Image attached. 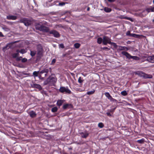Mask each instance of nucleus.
<instances>
[{
	"label": "nucleus",
	"mask_w": 154,
	"mask_h": 154,
	"mask_svg": "<svg viewBox=\"0 0 154 154\" xmlns=\"http://www.w3.org/2000/svg\"><path fill=\"white\" fill-rule=\"evenodd\" d=\"M36 29L45 32H49V28L48 27L45 26L43 25H40L39 24L35 26Z\"/></svg>",
	"instance_id": "nucleus-1"
},
{
	"label": "nucleus",
	"mask_w": 154,
	"mask_h": 154,
	"mask_svg": "<svg viewBox=\"0 0 154 154\" xmlns=\"http://www.w3.org/2000/svg\"><path fill=\"white\" fill-rule=\"evenodd\" d=\"M122 54L125 55L126 57L129 60L131 59H133L134 60H137L140 59V58L139 57L137 56H131L128 52L126 51H122Z\"/></svg>",
	"instance_id": "nucleus-2"
},
{
	"label": "nucleus",
	"mask_w": 154,
	"mask_h": 154,
	"mask_svg": "<svg viewBox=\"0 0 154 154\" xmlns=\"http://www.w3.org/2000/svg\"><path fill=\"white\" fill-rule=\"evenodd\" d=\"M20 21L21 23H24L26 26H28L31 24V21L26 18H22L20 20Z\"/></svg>",
	"instance_id": "nucleus-3"
},
{
	"label": "nucleus",
	"mask_w": 154,
	"mask_h": 154,
	"mask_svg": "<svg viewBox=\"0 0 154 154\" xmlns=\"http://www.w3.org/2000/svg\"><path fill=\"white\" fill-rule=\"evenodd\" d=\"M111 39L108 37L106 36H103V44L106 45L107 44H110L111 43Z\"/></svg>",
	"instance_id": "nucleus-4"
},
{
	"label": "nucleus",
	"mask_w": 154,
	"mask_h": 154,
	"mask_svg": "<svg viewBox=\"0 0 154 154\" xmlns=\"http://www.w3.org/2000/svg\"><path fill=\"white\" fill-rule=\"evenodd\" d=\"M43 48L41 45H39L37 46V54L38 57H41L42 55Z\"/></svg>",
	"instance_id": "nucleus-5"
},
{
	"label": "nucleus",
	"mask_w": 154,
	"mask_h": 154,
	"mask_svg": "<svg viewBox=\"0 0 154 154\" xmlns=\"http://www.w3.org/2000/svg\"><path fill=\"white\" fill-rule=\"evenodd\" d=\"M59 91L61 93L65 92L66 93L68 94H70L71 92L69 90L68 88L63 87H60Z\"/></svg>",
	"instance_id": "nucleus-6"
},
{
	"label": "nucleus",
	"mask_w": 154,
	"mask_h": 154,
	"mask_svg": "<svg viewBox=\"0 0 154 154\" xmlns=\"http://www.w3.org/2000/svg\"><path fill=\"white\" fill-rule=\"evenodd\" d=\"M134 74L136 75H137L140 77H148L144 72L140 71L134 72Z\"/></svg>",
	"instance_id": "nucleus-7"
},
{
	"label": "nucleus",
	"mask_w": 154,
	"mask_h": 154,
	"mask_svg": "<svg viewBox=\"0 0 154 154\" xmlns=\"http://www.w3.org/2000/svg\"><path fill=\"white\" fill-rule=\"evenodd\" d=\"M49 33L53 35L56 38H58L60 37V35L59 33L55 30H53L50 31Z\"/></svg>",
	"instance_id": "nucleus-8"
},
{
	"label": "nucleus",
	"mask_w": 154,
	"mask_h": 154,
	"mask_svg": "<svg viewBox=\"0 0 154 154\" xmlns=\"http://www.w3.org/2000/svg\"><path fill=\"white\" fill-rule=\"evenodd\" d=\"M7 19L9 20H16L17 19V17L14 15H8L7 16Z\"/></svg>",
	"instance_id": "nucleus-9"
},
{
	"label": "nucleus",
	"mask_w": 154,
	"mask_h": 154,
	"mask_svg": "<svg viewBox=\"0 0 154 154\" xmlns=\"http://www.w3.org/2000/svg\"><path fill=\"white\" fill-rule=\"evenodd\" d=\"M31 86L32 88H35L37 89H38L39 90H41L42 88L41 85L38 84H33L31 85Z\"/></svg>",
	"instance_id": "nucleus-10"
},
{
	"label": "nucleus",
	"mask_w": 154,
	"mask_h": 154,
	"mask_svg": "<svg viewBox=\"0 0 154 154\" xmlns=\"http://www.w3.org/2000/svg\"><path fill=\"white\" fill-rule=\"evenodd\" d=\"M30 116L32 118L35 117L36 116V114L34 111H32L29 112Z\"/></svg>",
	"instance_id": "nucleus-11"
},
{
	"label": "nucleus",
	"mask_w": 154,
	"mask_h": 154,
	"mask_svg": "<svg viewBox=\"0 0 154 154\" xmlns=\"http://www.w3.org/2000/svg\"><path fill=\"white\" fill-rule=\"evenodd\" d=\"M147 60L152 63H154V60L152 56H150L148 57L147 59Z\"/></svg>",
	"instance_id": "nucleus-12"
},
{
	"label": "nucleus",
	"mask_w": 154,
	"mask_h": 154,
	"mask_svg": "<svg viewBox=\"0 0 154 154\" xmlns=\"http://www.w3.org/2000/svg\"><path fill=\"white\" fill-rule=\"evenodd\" d=\"M126 35L127 36L134 37H135V35H137L136 34H131L130 32L129 31H128L127 32Z\"/></svg>",
	"instance_id": "nucleus-13"
},
{
	"label": "nucleus",
	"mask_w": 154,
	"mask_h": 154,
	"mask_svg": "<svg viewBox=\"0 0 154 154\" xmlns=\"http://www.w3.org/2000/svg\"><path fill=\"white\" fill-rule=\"evenodd\" d=\"M51 80L52 79H50V78H48L47 80L44 82V85H45L49 83H50Z\"/></svg>",
	"instance_id": "nucleus-14"
},
{
	"label": "nucleus",
	"mask_w": 154,
	"mask_h": 154,
	"mask_svg": "<svg viewBox=\"0 0 154 154\" xmlns=\"http://www.w3.org/2000/svg\"><path fill=\"white\" fill-rule=\"evenodd\" d=\"M48 72V69H44L43 70H42L40 72V74H42L43 73H45V76L47 75V73Z\"/></svg>",
	"instance_id": "nucleus-15"
},
{
	"label": "nucleus",
	"mask_w": 154,
	"mask_h": 154,
	"mask_svg": "<svg viewBox=\"0 0 154 154\" xmlns=\"http://www.w3.org/2000/svg\"><path fill=\"white\" fill-rule=\"evenodd\" d=\"M104 11L106 12L109 13L112 11V9L111 8L108 7H105L104 8Z\"/></svg>",
	"instance_id": "nucleus-16"
},
{
	"label": "nucleus",
	"mask_w": 154,
	"mask_h": 154,
	"mask_svg": "<svg viewBox=\"0 0 154 154\" xmlns=\"http://www.w3.org/2000/svg\"><path fill=\"white\" fill-rule=\"evenodd\" d=\"M30 55L32 57L34 56L36 54L37 51H30Z\"/></svg>",
	"instance_id": "nucleus-17"
},
{
	"label": "nucleus",
	"mask_w": 154,
	"mask_h": 154,
	"mask_svg": "<svg viewBox=\"0 0 154 154\" xmlns=\"http://www.w3.org/2000/svg\"><path fill=\"white\" fill-rule=\"evenodd\" d=\"M80 134H81L82 137L84 138H86L88 135V133L85 134L83 132H82Z\"/></svg>",
	"instance_id": "nucleus-18"
},
{
	"label": "nucleus",
	"mask_w": 154,
	"mask_h": 154,
	"mask_svg": "<svg viewBox=\"0 0 154 154\" xmlns=\"http://www.w3.org/2000/svg\"><path fill=\"white\" fill-rule=\"evenodd\" d=\"M63 103V101L61 100H58L57 102V106H61L62 103Z\"/></svg>",
	"instance_id": "nucleus-19"
},
{
	"label": "nucleus",
	"mask_w": 154,
	"mask_h": 154,
	"mask_svg": "<svg viewBox=\"0 0 154 154\" xmlns=\"http://www.w3.org/2000/svg\"><path fill=\"white\" fill-rule=\"evenodd\" d=\"M146 11H147L148 13H149L151 12H153L152 7H151L150 8H147L146 9Z\"/></svg>",
	"instance_id": "nucleus-20"
},
{
	"label": "nucleus",
	"mask_w": 154,
	"mask_h": 154,
	"mask_svg": "<svg viewBox=\"0 0 154 154\" xmlns=\"http://www.w3.org/2000/svg\"><path fill=\"white\" fill-rule=\"evenodd\" d=\"M19 55V54L18 53H14L12 54V56L13 58H16Z\"/></svg>",
	"instance_id": "nucleus-21"
},
{
	"label": "nucleus",
	"mask_w": 154,
	"mask_h": 154,
	"mask_svg": "<svg viewBox=\"0 0 154 154\" xmlns=\"http://www.w3.org/2000/svg\"><path fill=\"white\" fill-rule=\"evenodd\" d=\"M103 39L101 37H99L97 38V42L98 44H100L102 42H103Z\"/></svg>",
	"instance_id": "nucleus-22"
},
{
	"label": "nucleus",
	"mask_w": 154,
	"mask_h": 154,
	"mask_svg": "<svg viewBox=\"0 0 154 154\" xmlns=\"http://www.w3.org/2000/svg\"><path fill=\"white\" fill-rule=\"evenodd\" d=\"M119 49L120 50H128V49L127 47L125 46H121L120 47V48H119Z\"/></svg>",
	"instance_id": "nucleus-23"
},
{
	"label": "nucleus",
	"mask_w": 154,
	"mask_h": 154,
	"mask_svg": "<svg viewBox=\"0 0 154 154\" xmlns=\"http://www.w3.org/2000/svg\"><path fill=\"white\" fill-rule=\"evenodd\" d=\"M80 46V45L78 43H75L74 45V47L76 48H79Z\"/></svg>",
	"instance_id": "nucleus-24"
},
{
	"label": "nucleus",
	"mask_w": 154,
	"mask_h": 154,
	"mask_svg": "<svg viewBox=\"0 0 154 154\" xmlns=\"http://www.w3.org/2000/svg\"><path fill=\"white\" fill-rule=\"evenodd\" d=\"M26 52L27 51L25 49H22L20 50V53L21 54H24L26 53Z\"/></svg>",
	"instance_id": "nucleus-25"
},
{
	"label": "nucleus",
	"mask_w": 154,
	"mask_h": 154,
	"mask_svg": "<svg viewBox=\"0 0 154 154\" xmlns=\"http://www.w3.org/2000/svg\"><path fill=\"white\" fill-rule=\"evenodd\" d=\"M39 73V72L34 71L33 72V74L34 76L36 77L38 76V75Z\"/></svg>",
	"instance_id": "nucleus-26"
},
{
	"label": "nucleus",
	"mask_w": 154,
	"mask_h": 154,
	"mask_svg": "<svg viewBox=\"0 0 154 154\" xmlns=\"http://www.w3.org/2000/svg\"><path fill=\"white\" fill-rule=\"evenodd\" d=\"M57 110V108L56 107L53 108L51 109V111L53 112H55Z\"/></svg>",
	"instance_id": "nucleus-27"
},
{
	"label": "nucleus",
	"mask_w": 154,
	"mask_h": 154,
	"mask_svg": "<svg viewBox=\"0 0 154 154\" xmlns=\"http://www.w3.org/2000/svg\"><path fill=\"white\" fill-rule=\"evenodd\" d=\"M105 95H106V96L108 97V98L109 99L111 97H112L110 95V94H109V93L108 92H106L105 93Z\"/></svg>",
	"instance_id": "nucleus-28"
},
{
	"label": "nucleus",
	"mask_w": 154,
	"mask_h": 154,
	"mask_svg": "<svg viewBox=\"0 0 154 154\" xmlns=\"http://www.w3.org/2000/svg\"><path fill=\"white\" fill-rule=\"evenodd\" d=\"M27 61V59L26 58H24L21 59V61L22 63H25Z\"/></svg>",
	"instance_id": "nucleus-29"
},
{
	"label": "nucleus",
	"mask_w": 154,
	"mask_h": 154,
	"mask_svg": "<svg viewBox=\"0 0 154 154\" xmlns=\"http://www.w3.org/2000/svg\"><path fill=\"white\" fill-rule=\"evenodd\" d=\"M50 79H52L50 82V83H51V84L54 83V82L53 81H55V80H56V79H55V78H50Z\"/></svg>",
	"instance_id": "nucleus-30"
},
{
	"label": "nucleus",
	"mask_w": 154,
	"mask_h": 154,
	"mask_svg": "<svg viewBox=\"0 0 154 154\" xmlns=\"http://www.w3.org/2000/svg\"><path fill=\"white\" fill-rule=\"evenodd\" d=\"M95 91V90H93V91H88L87 92V94L88 95L92 94L94 93Z\"/></svg>",
	"instance_id": "nucleus-31"
},
{
	"label": "nucleus",
	"mask_w": 154,
	"mask_h": 154,
	"mask_svg": "<svg viewBox=\"0 0 154 154\" xmlns=\"http://www.w3.org/2000/svg\"><path fill=\"white\" fill-rule=\"evenodd\" d=\"M69 105H70L68 104H65L63 106V109H66L67 108Z\"/></svg>",
	"instance_id": "nucleus-32"
},
{
	"label": "nucleus",
	"mask_w": 154,
	"mask_h": 154,
	"mask_svg": "<svg viewBox=\"0 0 154 154\" xmlns=\"http://www.w3.org/2000/svg\"><path fill=\"white\" fill-rule=\"evenodd\" d=\"M121 94L123 96L126 95L127 93L126 91H122L121 93Z\"/></svg>",
	"instance_id": "nucleus-33"
},
{
	"label": "nucleus",
	"mask_w": 154,
	"mask_h": 154,
	"mask_svg": "<svg viewBox=\"0 0 154 154\" xmlns=\"http://www.w3.org/2000/svg\"><path fill=\"white\" fill-rule=\"evenodd\" d=\"M98 126L100 128H102L103 127V124L102 123H99L98 124Z\"/></svg>",
	"instance_id": "nucleus-34"
},
{
	"label": "nucleus",
	"mask_w": 154,
	"mask_h": 154,
	"mask_svg": "<svg viewBox=\"0 0 154 154\" xmlns=\"http://www.w3.org/2000/svg\"><path fill=\"white\" fill-rule=\"evenodd\" d=\"M110 45H112L115 48H116L117 47V45L116 44L113 42H111Z\"/></svg>",
	"instance_id": "nucleus-35"
},
{
	"label": "nucleus",
	"mask_w": 154,
	"mask_h": 154,
	"mask_svg": "<svg viewBox=\"0 0 154 154\" xmlns=\"http://www.w3.org/2000/svg\"><path fill=\"white\" fill-rule=\"evenodd\" d=\"M144 141V140L142 139L140 140H137V142L139 143H143Z\"/></svg>",
	"instance_id": "nucleus-36"
},
{
	"label": "nucleus",
	"mask_w": 154,
	"mask_h": 154,
	"mask_svg": "<svg viewBox=\"0 0 154 154\" xmlns=\"http://www.w3.org/2000/svg\"><path fill=\"white\" fill-rule=\"evenodd\" d=\"M109 100L112 101H113V102H117V101L116 100L113 98L112 97H111V98L109 99Z\"/></svg>",
	"instance_id": "nucleus-37"
},
{
	"label": "nucleus",
	"mask_w": 154,
	"mask_h": 154,
	"mask_svg": "<svg viewBox=\"0 0 154 154\" xmlns=\"http://www.w3.org/2000/svg\"><path fill=\"white\" fill-rule=\"evenodd\" d=\"M66 3L64 2H60V3H59V5L60 6H63V5H65Z\"/></svg>",
	"instance_id": "nucleus-38"
},
{
	"label": "nucleus",
	"mask_w": 154,
	"mask_h": 154,
	"mask_svg": "<svg viewBox=\"0 0 154 154\" xmlns=\"http://www.w3.org/2000/svg\"><path fill=\"white\" fill-rule=\"evenodd\" d=\"M56 61V59H53L51 62V64H54L55 63Z\"/></svg>",
	"instance_id": "nucleus-39"
},
{
	"label": "nucleus",
	"mask_w": 154,
	"mask_h": 154,
	"mask_svg": "<svg viewBox=\"0 0 154 154\" xmlns=\"http://www.w3.org/2000/svg\"><path fill=\"white\" fill-rule=\"evenodd\" d=\"M78 82L79 83H82L83 82V80L81 79V78H79Z\"/></svg>",
	"instance_id": "nucleus-40"
},
{
	"label": "nucleus",
	"mask_w": 154,
	"mask_h": 154,
	"mask_svg": "<svg viewBox=\"0 0 154 154\" xmlns=\"http://www.w3.org/2000/svg\"><path fill=\"white\" fill-rule=\"evenodd\" d=\"M60 47L62 48H64V45L63 44H61L60 45Z\"/></svg>",
	"instance_id": "nucleus-41"
},
{
	"label": "nucleus",
	"mask_w": 154,
	"mask_h": 154,
	"mask_svg": "<svg viewBox=\"0 0 154 154\" xmlns=\"http://www.w3.org/2000/svg\"><path fill=\"white\" fill-rule=\"evenodd\" d=\"M16 60L17 61H20V60H21V59H20L18 57L16 58Z\"/></svg>",
	"instance_id": "nucleus-42"
},
{
	"label": "nucleus",
	"mask_w": 154,
	"mask_h": 154,
	"mask_svg": "<svg viewBox=\"0 0 154 154\" xmlns=\"http://www.w3.org/2000/svg\"><path fill=\"white\" fill-rule=\"evenodd\" d=\"M102 49H103V50H109V49L107 47H104L103 48H102Z\"/></svg>",
	"instance_id": "nucleus-43"
},
{
	"label": "nucleus",
	"mask_w": 154,
	"mask_h": 154,
	"mask_svg": "<svg viewBox=\"0 0 154 154\" xmlns=\"http://www.w3.org/2000/svg\"><path fill=\"white\" fill-rule=\"evenodd\" d=\"M4 37V36L3 34L1 32H0V37Z\"/></svg>",
	"instance_id": "nucleus-44"
},
{
	"label": "nucleus",
	"mask_w": 154,
	"mask_h": 154,
	"mask_svg": "<svg viewBox=\"0 0 154 154\" xmlns=\"http://www.w3.org/2000/svg\"><path fill=\"white\" fill-rule=\"evenodd\" d=\"M115 109H116V108H115L114 109H111L109 111V112H114V111L115 110Z\"/></svg>",
	"instance_id": "nucleus-45"
},
{
	"label": "nucleus",
	"mask_w": 154,
	"mask_h": 154,
	"mask_svg": "<svg viewBox=\"0 0 154 154\" xmlns=\"http://www.w3.org/2000/svg\"><path fill=\"white\" fill-rule=\"evenodd\" d=\"M106 114H107V115L108 116H111V114L110 113H109V112H107V113H106Z\"/></svg>",
	"instance_id": "nucleus-46"
},
{
	"label": "nucleus",
	"mask_w": 154,
	"mask_h": 154,
	"mask_svg": "<svg viewBox=\"0 0 154 154\" xmlns=\"http://www.w3.org/2000/svg\"><path fill=\"white\" fill-rule=\"evenodd\" d=\"M108 1L111 2H114L115 1V0H108Z\"/></svg>",
	"instance_id": "nucleus-47"
},
{
	"label": "nucleus",
	"mask_w": 154,
	"mask_h": 154,
	"mask_svg": "<svg viewBox=\"0 0 154 154\" xmlns=\"http://www.w3.org/2000/svg\"><path fill=\"white\" fill-rule=\"evenodd\" d=\"M123 18H124V19H125L128 20H130V18L129 17H125Z\"/></svg>",
	"instance_id": "nucleus-48"
},
{
	"label": "nucleus",
	"mask_w": 154,
	"mask_h": 154,
	"mask_svg": "<svg viewBox=\"0 0 154 154\" xmlns=\"http://www.w3.org/2000/svg\"><path fill=\"white\" fill-rule=\"evenodd\" d=\"M16 52H17V53H18L19 54V53H20V50L17 49L16 50Z\"/></svg>",
	"instance_id": "nucleus-49"
},
{
	"label": "nucleus",
	"mask_w": 154,
	"mask_h": 154,
	"mask_svg": "<svg viewBox=\"0 0 154 154\" xmlns=\"http://www.w3.org/2000/svg\"><path fill=\"white\" fill-rule=\"evenodd\" d=\"M90 8L89 7H88L87 9V10L88 11H89L90 10Z\"/></svg>",
	"instance_id": "nucleus-50"
},
{
	"label": "nucleus",
	"mask_w": 154,
	"mask_h": 154,
	"mask_svg": "<svg viewBox=\"0 0 154 154\" xmlns=\"http://www.w3.org/2000/svg\"><path fill=\"white\" fill-rule=\"evenodd\" d=\"M153 8V12H154V7H152Z\"/></svg>",
	"instance_id": "nucleus-51"
},
{
	"label": "nucleus",
	"mask_w": 154,
	"mask_h": 154,
	"mask_svg": "<svg viewBox=\"0 0 154 154\" xmlns=\"http://www.w3.org/2000/svg\"><path fill=\"white\" fill-rule=\"evenodd\" d=\"M19 57V58H20L21 59V58H22V57Z\"/></svg>",
	"instance_id": "nucleus-52"
},
{
	"label": "nucleus",
	"mask_w": 154,
	"mask_h": 154,
	"mask_svg": "<svg viewBox=\"0 0 154 154\" xmlns=\"http://www.w3.org/2000/svg\"><path fill=\"white\" fill-rule=\"evenodd\" d=\"M152 56L153 58V59H154V55Z\"/></svg>",
	"instance_id": "nucleus-53"
},
{
	"label": "nucleus",
	"mask_w": 154,
	"mask_h": 154,
	"mask_svg": "<svg viewBox=\"0 0 154 154\" xmlns=\"http://www.w3.org/2000/svg\"><path fill=\"white\" fill-rule=\"evenodd\" d=\"M41 79H43V78H40Z\"/></svg>",
	"instance_id": "nucleus-54"
},
{
	"label": "nucleus",
	"mask_w": 154,
	"mask_h": 154,
	"mask_svg": "<svg viewBox=\"0 0 154 154\" xmlns=\"http://www.w3.org/2000/svg\"><path fill=\"white\" fill-rule=\"evenodd\" d=\"M153 3H154V0H153Z\"/></svg>",
	"instance_id": "nucleus-55"
},
{
	"label": "nucleus",
	"mask_w": 154,
	"mask_h": 154,
	"mask_svg": "<svg viewBox=\"0 0 154 154\" xmlns=\"http://www.w3.org/2000/svg\"><path fill=\"white\" fill-rule=\"evenodd\" d=\"M153 21L154 22V20H153Z\"/></svg>",
	"instance_id": "nucleus-56"
},
{
	"label": "nucleus",
	"mask_w": 154,
	"mask_h": 154,
	"mask_svg": "<svg viewBox=\"0 0 154 154\" xmlns=\"http://www.w3.org/2000/svg\"><path fill=\"white\" fill-rule=\"evenodd\" d=\"M39 77H41V75H40V76H39Z\"/></svg>",
	"instance_id": "nucleus-57"
},
{
	"label": "nucleus",
	"mask_w": 154,
	"mask_h": 154,
	"mask_svg": "<svg viewBox=\"0 0 154 154\" xmlns=\"http://www.w3.org/2000/svg\"><path fill=\"white\" fill-rule=\"evenodd\" d=\"M149 78H151L150 77H149Z\"/></svg>",
	"instance_id": "nucleus-58"
},
{
	"label": "nucleus",
	"mask_w": 154,
	"mask_h": 154,
	"mask_svg": "<svg viewBox=\"0 0 154 154\" xmlns=\"http://www.w3.org/2000/svg\"><path fill=\"white\" fill-rule=\"evenodd\" d=\"M153 75H154V74H153Z\"/></svg>",
	"instance_id": "nucleus-59"
}]
</instances>
